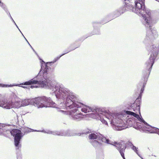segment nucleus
<instances>
[{"label":"nucleus","mask_w":159,"mask_h":159,"mask_svg":"<svg viewBox=\"0 0 159 159\" xmlns=\"http://www.w3.org/2000/svg\"><path fill=\"white\" fill-rule=\"evenodd\" d=\"M89 138L90 141L92 140H95L97 139L98 140L101 141L102 142L109 144L112 145H114V142L110 141L108 139H107L103 135L95 132L91 133L89 135Z\"/></svg>","instance_id":"obj_9"},{"label":"nucleus","mask_w":159,"mask_h":159,"mask_svg":"<svg viewBox=\"0 0 159 159\" xmlns=\"http://www.w3.org/2000/svg\"><path fill=\"white\" fill-rule=\"evenodd\" d=\"M33 49V51L34 52H35V53H36V52H35V51H34V49L33 48V49Z\"/></svg>","instance_id":"obj_33"},{"label":"nucleus","mask_w":159,"mask_h":159,"mask_svg":"<svg viewBox=\"0 0 159 159\" xmlns=\"http://www.w3.org/2000/svg\"><path fill=\"white\" fill-rule=\"evenodd\" d=\"M93 26L94 28V30H93V34H100V32L99 28H98L96 29L95 28V27L96 26V25H98L99 24V23L98 22H93Z\"/></svg>","instance_id":"obj_15"},{"label":"nucleus","mask_w":159,"mask_h":159,"mask_svg":"<svg viewBox=\"0 0 159 159\" xmlns=\"http://www.w3.org/2000/svg\"><path fill=\"white\" fill-rule=\"evenodd\" d=\"M125 2V7L126 10H131L143 17V24L146 28V39L153 40L158 36L157 32L155 28H152L154 24L156 21L152 20L151 17L150 11L146 10L144 1L142 0H124Z\"/></svg>","instance_id":"obj_3"},{"label":"nucleus","mask_w":159,"mask_h":159,"mask_svg":"<svg viewBox=\"0 0 159 159\" xmlns=\"http://www.w3.org/2000/svg\"><path fill=\"white\" fill-rule=\"evenodd\" d=\"M157 1L159 2V0H158Z\"/></svg>","instance_id":"obj_36"},{"label":"nucleus","mask_w":159,"mask_h":159,"mask_svg":"<svg viewBox=\"0 0 159 159\" xmlns=\"http://www.w3.org/2000/svg\"><path fill=\"white\" fill-rule=\"evenodd\" d=\"M18 29L20 31V32L21 33H22V32H21V31L19 29V28H18Z\"/></svg>","instance_id":"obj_32"},{"label":"nucleus","mask_w":159,"mask_h":159,"mask_svg":"<svg viewBox=\"0 0 159 159\" xmlns=\"http://www.w3.org/2000/svg\"><path fill=\"white\" fill-rule=\"evenodd\" d=\"M28 102V99H25L22 100H21V106H25L29 105V103Z\"/></svg>","instance_id":"obj_19"},{"label":"nucleus","mask_w":159,"mask_h":159,"mask_svg":"<svg viewBox=\"0 0 159 159\" xmlns=\"http://www.w3.org/2000/svg\"><path fill=\"white\" fill-rule=\"evenodd\" d=\"M117 14V12H116V13H115V11L113 12V15H114V16L115 17H116V16H115V14Z\"/></svg>","instance_id":"obj_23"},{"label":"nucleus","mask_w":159,"mask_h":159,"mask_svg":"<svg viewBox=\"0 0 159 159\" xmlns=\"http://www.w3.org/2000/svg\"><path fill=\"white\" fill-rule=\"evenodd\" d=\"M30 46L31 47V48L32 49L33 48L31 46V45Z\"/></svg>","instance_id":"obj_34"},{"label":"nucleus","mask_w":159,"mask_h":159,"mask_svg":"<svg viewBox=\"0 0 159 159\" xmlns=\"http://www.w3.org/2000/svg\"><path fill=\"white\" fill-rule=\"evenodd\" d=\"M57 135L61 136H73L74 135L72 131L70 130L58 131Z\"/></svg>","instance_id":"obj_12"},{"label":"nucleus","mask_w":159,"mask_h":159,"mask_svg":"<svg viewBox=\"0 0 159 159\" xmlns=\"http://www.w3.org/2000/svg\"><path fill=\"white\" fill-rule=\"evenodd\" d=\"M92 145L96 149L99 148L102 145V143L96 140H92L90 141Z\"/></svg>","instance_id":"obj_13"},{"label":"nucleus","mask_w":159,"mask_h":159,"mask_svg":"<svg viewBox=\"0 0 159 159\" xmlns=\"http://www.w3.org/2000/svg\"><path fill=\"white\" fill-rule=\"evenodd\" d=\"M18 29L20 31V32L21 33H22V32H21V31L19 29V28H18Z\"/></svg>","instance_id":"obj_31"},{"label":"nucleus","mask_w":159,"mask_h":159,"mask_svg":"<svg viewBox=\"0 0 159 159\" xmlns=\"http://www.w3.org/2000/svg\"><path fill=\"white\" fill-rule=\"evenodd\" d=\"M27 43L28 44H29L30 46V43H29V42H28V41H27Z\"/></svg>","instance_id":"obj_30"},{"label":"nucleus","mask_w":159,"mask_h":159,"mask_svg":"<svg viewBox=\"0 0 159 159\" xmlns=\"http://www.w3.org/2000/svg\"><path fill=\"white\" fill-rule=\"evenodd\" d=\"M1 0H0V3H1Z\"/></svg>","instance_id":"obj_37"},{"label":"nucleus","mask_w":159,"mask_h":159,"mask_svg":"<svg viewBox=\"0 0 159 159\" xmlns=\"http://www.w3.org/2000/svg\"><path fill=\"white\" fill-rule=\"evenodd\" d=\"M148 51L149 52L150 56L148 60L146 62V71L143 72L144 82L142 83H140L139 86H138V89H140L142 87L140 92V94L138 98L135 102L134 106H136V107L134 108H132L134 111L137 112V111H140V105L141 103V94L143 92L145 86L150 74L151 70L154 62L155 61L157 55L159 50V46H148L147 48Z\"/></svg>","instance_id":"obj_5"},{"label":"nucleus","mask_w":159,"mask_h":159,"mask_svg":"<svg viewBox=\"0 0 159 159\" xmlns=\"http://www.w3.org/2000/svg\"><path fill=\"white\" fill-rule=\"evenodd\" d=\"M9 15V16L10 17V18L11 17V15H10V13H9V15Z\"/></svg>","instance_id":"obj_28"},{"label":"nucleus","mask_w":159,"mask_h":159,"mask_svg":"<svg viewBox=\"0 0 159 159\" xmlns=\"http://www.w3.org/2000/svg\"><path fill=\"white\" fill-rule=\"evenodd\" d=\"M130 144V146L132 145V147L131 148L132 149L137 153V154L138 155V156H139V154L138 152V148L136 147L135 146L133 145V144L131 143H129Z\"/></svg>","instance_id":"obj_18"},{"label":"nucleus","mask_w":159,"mask_h":159,"mask_svg":"<svg viewBox=\"0 0 159 159\" xmlns=\"http://www.w3.org/2000/svg\"><path fill=\"white\" fill-rule=\"evenodd\" d=\"M5 11L6 12V13L7 14H8V15H9V11H8V9H7V10L6 11Z\"/></svg>","instance_id":"obj_22"},{"label":"nucleus","mask_w":159,"mask_h":159,"mask_svg":"<svg viewBox=\"0 0 159 159\" xmlns=\"http://www.w3.org/2000/svg\"><path fill=\"white\" fill-rule=\"evenodd\" d=\"M24 38H25V40L27 42L28 41L27 40V39H26V38L25 37H24Z\"/></svg>","instance_id":"obj_29"},{"label":"nucleus","mask_w":159,"mask_h":159,"mask_svg":"<svg viewBox=\"0 0 159 159\" xmlns=\"http://www.w3.org/2000/svg\"><path fill=\"white\" fill-rule=\"evenodd\" d=\"M126 9L125 8V7H121L119 8V9L115 11V13L117 12V14H115L116 16V17H118L121 15L122 14L124 13L126 10Z\"/></svg>","instance_id":"obj_14"},{"label":"nucleus","mask_w":159,"mask_h":159,"mask_svg":"<svg viewBox=\"0 0 159 159\" xmlns=\"http://www.w3.org/2000/svg\"><path fill=\"white\" fill-rule=\"evenodd\" d=\"M12 125L0 123V135H3L7 136L11 134L14 137L15 145L17 151L20 150L21 145L20 142L23 134L21 131L19 129H13Z\"/></svg>","instance_id":"obj_7"},{"label":"nucleus","mask_w":159,"mask_h":159,"mask_svg":"<svg viewBox=\"0 0 159 159\" xmlns=\"http://www.w3.org/2000/svg\"><path fill=\"white\" fill-rule=\"evenodd\" d=\"M38 132H41L45 133H47L48 134H51L54 135H57L58 133V131H52L50 130H38Z\"/></svg>","instance_id":"obj_16"},{"label":"nucleus","mask_w":159,"mask_h":159,"mask_svg":"<svg viewBox=\"0 0 159 159\" xmlns=\"http://www.w3.org/2000/svg\"><path fill=\"white\" fill-rule=\"evenodd\" d=\"M128 115L133 116L139 121L143 123L145 125L144 127L146 130L150 133H157L159 135V129L149 125L144 121L141 116H140L138 114L134 112L125 110L118 113H112L110 122L112 125L113 126V129L116 130H121L125 129L126 127L121 126L120 123L122 122L125 123V121L127 123L128 121L129 122L131 121L130 119L127 118L129 117Z\"/></svg>","instance_id":"obj_4"},{"label":"nucleus","mask_w":159,"mask_h":159,"mask_svg":"<svg viewBox=\"0 0 159 159\" xmlns=\"http://www.w3.org/2000/svg\"><path fill=\"white\" fill-rule=\"evenodd\" d=\"M4 108L10 109L12 107L18 108L21 106V100L13 102L11 101H7L6 104L2 106Z\"/></svg>","instance_id":"obj_11"},{"label":"nucleus","mask_w":159,"mask_h":159,"mask_svg":"<svg viewBox=\"0 0 159 159\" xmlns=\"http://www.w3.org/2000/svg\"><path fill=\"white\" fill-rule=\"evenodd\" d=\"M22 130L24 133H28L31 132H38V130H34L28 127H25L22 128Z\"/></svg>","instance_id":"obj_17"},{"label":"nucleus","mask_w":159,"mask_h":159,"mask_svg":"<svg viewBox=\"0 0 159 159\" xmlns=\"http://www.w3.org/2000/svg\"><path fill=\"white\" fill-rule=\"evenodd\" d=\"M21 34H22V35H23V37H25V36H24V35H23V34H22V33H21Z\"/></svg>","instance_id":"obj_35"},{"label":"nucleus","mask_w":159,"mask_h":159,"mask_svg":"<svg viewBox=\"0 0 159 159\" xmlns=\"http://www.w3.org/2000/svg\"><path fill=\"white\" fill-rule=\"evenodd\" d=\"M17 159H21V157L20 155V152H19L17 153Z\"/></svg>","instance_id":"obj_21"},{"label":"nucleus","mask_w":159,"mask_h":159,"mask_svg":"<svg viewBox=\"0 0 159 159\" xmlns=\"http://www.w3.org/2000/svg\"><path fill=\"white\" fill-rule=\"evenodd\" d=\"M139 157L142 159H143V158L139 154Z\"/></svg>","instance_id":"obj_27"},{"label":"nucleus","mask_w":159,"mask_h":159,"mask_svg":"<svg viewBox=\"0 0 159 159\" xmlns=\"http://www.w3.org/2000/svg\"><path fill=\"white\" fill-rule=\"evenodd\" d=\"M114 146H115L116 149L119 152L121 157L123 159H125L124 156V152L126 147V143L125 142L121 141L120 142L117 143L114 142Z\"/></svg>","instance_id":"obj_10"},{"label":"nucleus","mask_w":159,"mask_h":159,"mask_svg":"<svg viewBox=\"0 0 159 159\" xmlns=\"http://www.w3.org/2000/svg\"><path fill=\"white\" fill-rule=\"evenodd\" d=\"M0 6L1 7L4 11L7 10V8L6 5H5L3 3L1 2L0 3Z\"/></svg>","instance_id":"obj_20"},{"label":"nucleus","mask_w":159,"mask_h":159,"mask_svg":"<svg viewBox=\"0 0 159 159\" xmlns=\"http://www.w3.org/2000/svg\"><path fill=\"white\" fill-rule=\"evenodd\" d=\"M14 23L15 25L17 27V28H18V26H17V25L16 24V23L15 22H14Z\"/></svg>","instance_id":"obj_24"},{"label":"nucleus","mask_w":159,"mask_h":159,"mask_svg":"<svg viewBox=\"0 0 159 159\" xmlns=\"http://www.w3.org/2000/svg\"><path fill=\"white\" fill-rule=\"evenodd\" d=\"M63 101V103L67 109H71L70 112L58 110V111L62 114H69L71 118L76 121H79L83 119L84 115L80 112V110L76 107V105L71 100L70 98H57Z\"/></svg>","instance_id":"obj_6"},{"label":"nucleus","mask_w":159,"mask_h":159,"mask_svg":"<svg viewBox=\"0 0 159 159\" xmlns=\"http://www.w3.org/2000/svg\"><path fill=\"white\" fill-rule=\"evenodd\" d=\"M77 48L65 50V53L55 58L53 61L51 62H47L45 63L42 59L39 58L41 63V68L38 75L31 80L20 84H13L8 85L0 84V87L7 88L16 86L21 87L24 89L29 88V87L31 89H33L34 88H38V86L31 85L30 86H20V85H27L37 84L39 85V87L50 90L54 93L56 97V93H57V91L59 89V90L60 84L57 83L54 80H52V74L50 71L51 68L49 66H51V64H53L56 62L61 57L71 51L74 50Z\"/></svg>","instance_id":"obj_1"},{"label":"nucleus","mask_w":159,"mask_h":159,"mask_svg":"<svg viewBox=\"0 0 159 159\" xmlns=\"http://www.w3.org/2000/svg\"><path fill=\"white\" fill-rule=\"evenodd\" d=\"M10 18H11V20L13 22H15L11 17Z\"/></svg>","instance_id":"obj_26"},{"label":"nucleus","mask_w":159,"mask_h":159,"mask_svg":"<svg viewBox=\"0 0 159 159\" xmlns=\"http://www.w3.org/2000/svg\"><path fill=\"white\" fill-rule=\"evenodd\" d=\"M84 133L86 134H88L89 133V131H88L87 132H86V133L84 132Z\"/></svg>","instance_id":"obj_25"},{"label":"nucleus","mask_w":159,"mask_h":159,"mask_svg":"<svg viewBox=\"0 0 159 159\" xmlns=\"http://www.w3.org/2000/svg\"><path fill=\"white\" fill-rule=\"evenodd\" d=\"M59 90L56 93L57 98H70L71 100L80 110L85 113L92 112L94 114V118L100 120L101 122L105 125H107L108 123L104 118H107L111 121V117L112 113L110 112L105 108L98 107H91L84 105L78 101V98L75 94L68 89L65 88L63 85L60 84Z\"/></svg>","instance_id":"obj_2"},{"label":"nucleus","mask_w":159,"mask_h":159,"mask_svg":"<svg viewBox=\"0 0 159 159\" xmlns=\"http://www.w3.org/2000/svg\"><path fill=\"white\" fill-rule=\"evenodd\" d=\"M71 46H70V47H69V48H70Z\"/></svg>","instance_id":"obj_38"},{"label":"nucleus","mask_w":159,"mask_h":159,"mask_svg":"<svg viewBox=\"0 0 159 159\" xmlns=\"http://www.w3.org/2000/svg\"><path fill=\"white\" fill-rule=\"evenodd\" d=\"M29 105H33L38 108L43 107H57V105L49 97L45 96L28 99Z\"/></svg>","instance_id":"obj_8"}]
</instances>
